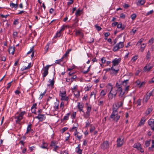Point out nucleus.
<instances>
[{
    "instance_id": "f257e3e1",
    "label": "nucleus",
    "mask_w": 154,
    "mask_h": 154,
    "mask_svg": "<svg viewBox=\"0 0 154 154\" xmlns=\"http://www.w3.org/2000/svg\"><path fill=\"white\" fill-rule=\"evenodd\" d=\"M118 110L117 105H116V107L113 106L112 112L110 116V118L112 119V120L116 122H118L120 117V116L118 114Z\"/></svg>"
},
{
    "instance_id": "f03ea898",
    "label": "nucleus",
    "mask_w": 154,
    "mask_h": 154,
    "mask_svg": "<svg viewBox=\"0 0 154 154\" xmlns=\"http://www.w3.org/2000/svg\"><path fill=\"white\" fill-rule=\"evenodd\" d=\"M122 88V87H118L117 89V92L116 91V89H115V91L114 92L113 91V90L112 92H111V94H112L114 97L116 96L117 92L119 93H120L119 96L122 97L125 92L128 91L129 87H125V88L124 89H123Z\"/></svg>"
},
{
    "instance_id": "7ed1b4c3",
    "label": "nucleus",
    "mask_w": 154,
    "mask_h": 154,
    "mask_svg": "<svg viewBox=\"0 0 154 154\" xmlns=\"http://www.w3.org/2000/svg\"><path fill=\"white\" fill-rule=\"evenodd\" d=\"M121 60V58H115L114 59L112 62V67H111V70L114 72V73L115 74H117L119 71V68L116 69L115 68H114V67L115 66H118Z\"/></svg>"
},
{
    "instance_id": "20e7f679",
    "label": "nucleus",
    "mask_w": 154,
    "mask_h": 154,
    "mask_svg": "<svg viewBox=\"0 0 154 154\" xmlns=\"http://www.w3.org/2000/svg\"><path fill=\"white\" fill-rule=\"evenodd\" d=\"M124 46V42H120L114 47L112 50L114 52H116L119 49L123 48Z\"/></svg>"
},
{
    "instance_id": "39448f33",
    "label": "nucleus",
    "mask_w": 154,
    "mask_h": 154,
    "mask_svg": "<svg viewBox=\"0 0 154 154\" xmlns=\"http://www.w3.org/2000/svg\"><path fill=\"white\" fill-rule=\"evenodd\" d=\"M101 148L103 150L108 149L109 147V144L108 141L106 140L104 141L103 143L100 145Z\"/></svg>"
},
{
    "instance_id": "423d86ee",
    "label": "nucleus",
    "mask_w": 154,
    "mask_h": 154,
    "mask_svg": "<svg viewBox=\"0 0 154 154\" xmlns=\"http://www.w3.org/2000/svg\"><path fill=\"white\" fill-rule=\"evenodd\" d=\"M124 137L123 136H121L118 138L117 140V146L118 147H120L123 144Z\"/></svg>"
},
{
    "instance_id": "0eeeda50",
    "label": "nucleus",
    "mask_w": 154,
    "mask_h": 154,
    "mask_svg": "<svg viewBox=\"0 0 154 154\" xmlns=\"http://www.w3.org/2000/svg\"><path fill=\"white\" fill-rule=\"evenodd\" d=\"M133 147L137 150L140 151L141 152H144V149L141 147V144L139 143H135L133 145Z\"/></svg>"
},
{
    "instance_id": "6e6552de",
    "label": "nucleus",
    "mask_w": 154,
    "mask_h": 154,
    "mask_svg": "<svg viewBox=\"0 0 154 154\" xmlns=\"http://www.w3.org/2000/svg\"><path fill=\"white\" fill-rule=\"evenodd\" d=\"M51 65H48L45 67L43 69L44 72L43 74V76L44 78L48 74V70L50 67Z\"/></svg>"
},
{
    "instance_id": "1a4fd4ad",
    "label": "nucleus",
    "mask_w": 154,
    "mask_h": 154,
    "mask_svg": "<svg viewBox=\"0 0 154 154\" xmlns=\"http://www.w3.org/2000/svg\"><path fill=\"white\" fill-rule=\"evenodd\" d=\"M56 142L54 141H52L51 142V143L50 145V146L53 147L54 149L53 150L57 152V150L59 148V146H57L56 144Z\"/></svg>"
},
{
    "instance_id": "9d476101",
    "label": "nucleus",
    "mask_w": 154,
    "mask_h": 154,
    "mask_svg": "<svg viewBox=\"0 0 154 154\" xmlns=\"http://www.w3.org/2000/svg\"><path fill=\"white\" fill-rule=\"evenodd\" d=\"M148 125L151 127L152 130H154V119H150L148 121Z\"/></svg>"
},
{
    "instance_id": "9b49d317",
    "label": "nucleus",
    "mask_w": 154,
    "mask_h": 154,
    "mask_svg": "<svg viewBox=\"0 0 154 154\" xmlns=\"http://www.w3.org/2000/svg\"><path fill=\"white\" fill-rule=\"evenodd\" d=\"M35 118L38 119L40 121H42L45 119L46 117L45 115L39 114L35 117Z\"/></svg>"
},
{
    "instance_id": "f8f14e48",
    "label": "nucleus",
    "mask_w": 154,
    "mask_h": 154,
    "mask_svg": "<svg viewBox=\"0 0 154 154\" xmlns=\"http://www.w3.org/2000/svg\"><path fill=\"white\" fill-rule=\"evenodd\" d=\"M65 94H66V91L65 88L63 87H61L60 90V96Z\"/></svg>"
},
{
    "instance_id": "ddd939ff",
    "label": "nucleus",
    "mask_w": 154,
    "mask_h": 154,
    "mask_svg": "<svg viewBox=\"0 0 154 154\" xmlns=\"http://www.w3.org/2000/svg\"><path fill=\"white\" fill-rule=\"evenodd\" d=\"M15 51V47H10L8 49V52L9 54H11L12 55L14 54Z\"/></svg>"
},
{
    "instance_id": "4468645a",
    "label": "nucleus",
    "mask_w": 154,
    "mask_h": 154,
    "mask_svg": "<svg viewBox=\"0 0 154 154\" xmlns=\"http://www.w3.org/2000/svg\"><path fill=\"white\" fill-rule=\"evenodd\" d=\"M150 97L148 95H146L144 96L143 99V104L146 103L149 99Z\"/></svg>"
},
{
    "instance_id": "2eb2a0df",
    "label": "nucleus",
    "mask_w": 154,
    "mask_h": 154,
    "mask_svg": "<svg viewBox=\"0 0 154 154\" xmlns=\"http://www.w3.org/2000/svg\"><path fill=\"white\" fill-rule=\"evenodd\" d=\"M10 5L11 8H15V10L17 9L18 7V4H14L12 2H11L10 3Z\"/></svg>"
},
{
    "instance_id": "dca6fc26",
    "label": "nucleus",
    "mask_w": 154,
    "mask_h": 154,
    "mask_svg": "<svg viewBox=\"0 0 154 154\" xmlns=\"http://www.w3.org/2000/svg\"><path fill=\"white\" fill-rule=\"evenodd\" d=\"M117 28L118 29H121L122 30H123L125 29V25H122V24L121 22L118 23L117 25Z\"/></svg>"
},
{
    "instance_id": "f3484780",
    "label": "nucleus",
    "mask_w": 154,
    "mask_h": 154,
    "mask_svg": "<svg viewBox=\"0 0 154 154\" xmlns=\"http://www.w3.org/2000/svg\"><path fill=\"white\" fill-rule=\"evenodd\" d=\"M15 119H17L16 120V123L20 124V121L23 118L22 117H20L18 115L17 116L15 117Z\"/></svg>"
},
{
    "instance_id": "a211bd4d",
    "label": "nucleus",
    "mask_w": 154,
    "mask_h": 154,
    "mask_svg": "<svg viewBox=\"0 0 154 154\" xmlns=\"http://www.w3.org/2000/svg\"><path fill=\"white\" fill-rule=\"evenodd\" d=\"M60 96L61 97V100H62L67 101L69 100L68 97L66 96V94Z\"/></svg>"
},
{
    "instance_id": "6ab92c4d",
    "label": "nucleus",
    "mask_w": 154,
    "mask_h": 154,
    "mask_svg": "<svg viewBox=\"0 0 154 154\" xmlns=\"http://www.w3.org/2000/svg\"><path fill=\"white\" fill-rule=\"evenodd\" d=\"M31 67V63H29L27 67L25 66H23L21 68V70L22 71H24L25 70L28 69H29Z\"/></svg>"
},
{
    "instance_id": "aec40b11",
    "label": "nucleus",
    "mask_w": 154,
    "mask_h": 154,
    "mask_svg": "<svg viewBox=\"0 0 154 154\" xmlns=\"http://www.w3.org/2000/svg\"><path fill=\"white\" fill-rule=\"evenodd\" d=\"M153 66H145L144 67V70L145 71L149 72L153 67Z\"/></svg>"
},
{
    "instance_id": "412c9836",
    "label": "nucleus",
    "mask_w": 154,
    "mask_h": 154,
    "mask_svg": "<svg viewBox=\"0 0 154 154\" xmlns=\"http://www.w3.org/2000/svg\"><path fill=\"white\" fill-rule=\"evenodd\" d=\"M49 84H48V86H51V87H53L54 85V81L53 79L51 80L49 79V81H48Z\"/></svg>"
},
{
    "instance_id": "4be33fe9",
    "label": "nucleus",
    "mask_w": 154,
    "mask_h": 154,
    "mask_svg": "<svg viewBox=\"0 0 154 154\" xmlns=\"http://www.w3.org/2000/svg\"><path fill=\"white\" fill-rule=\"evenodd\" d=\"M76 36H79L81 38H83L84 36L83 33L80 31H77L76 32Z\"/></svg>"
},
{
    "instance_id": "5701e85b",
    "label": "nucleus",
    "mask_w": 154,
    "mask_h": 154,
    "mask_svg": "<svg viewBox=\"0 0 154 154\" xmlns=\"http://www.w3.org/2000/svg\"><path fill=\"white\" fill-rule=\"evenodd\" d=\"M113 90V87H112L111 91L108 95V98L109 99H112L113 97H114V96L112 94H111V92H112Z\"/></svg>"
},
{
    "instance_id": "b1692460",
    "label": "nucleus",
    "mask_w": 154,
    "mask_h": 154,
    "mask_svg": "<svg viewBox=\"0 0 154 154\" xmlns=\"http://www.w3.org/2000/svg\"><path fill=\"white\" fill-rule=\"evenodd\" d=\"M152 106L150 108H148L146 111L145 114L146 115H148L150 113L152 112Z\"/></svg>"
},
{
    "instance_id": "393cba45",
    "label": "nucleus",
    "mask_w": 154,
    "mask_h": 154,
    "mask_svg": "<svg viewBox=\"0 0 154 154\" xmlns=\"http://www.w3.org/2000/svg\"><path fill=\"white\" fill-rule=\"evenodd\" d=\"M146 121V119L145 118L143 117L141 119V120L139 122V125L141 126L142 125H143L144 124L145 122Z\"/></svg>"
},
{
    "instance_id": "a878e982",
    "label": "nucleus",
    "mask_w": 154,
    "mask_h": 154,
    "mask_svg": "<svg viewBox=\"0 0 154 154\" xmlns=\"http://www.w3.org/2000/svg\"><path fill=\"white\" fill-rule=\"evenodd\" d=\"M68 27V25H64L63 26H62L61 29L60 30V32H62L64 31L65 29L66 28Z\"/></svg>"
},
{
    "instance_id": "bb28decb",
    "label": "nucleus",
    "mask_w": 154,
    "mask_h": 154,
    "mask_svg": "<svg viewBox=\"0 0 154 154\" xmlns=\"http://www.w3.org/2000/svg\"><path fill=\"white\" fill-rule=\"evenodd\" d=\"M74 94L76 98H78L79 96L80 92L79 91H73Z\"/></svg>"
},
{
    "instance_id": "cd10ccee",
    "label": "nucleus",
    "mask_w": 154,
    "mask_h": 154,
    "mask_svg": "<svg viewBox=\"0 0 154 154\" xmlns=\"http://www.w3.org/2000/svg\"><path fill=\"white\" fill-rule=\"evenodd\" d=\"M47 146L48 144L46 143L43 142L42 145L41 146V147L42 149H48Z\"/></svg>"
},
{
    "instance_id": "c85d7f7f",
    "label": "nucleus",
    "mask_w": 154,
    "mask_h": 154,
    "mask_svg": "<svg viewBox=\"0 0 154 154\" xmlns=\"http://www.w3.org/2000/svg\"><path fill=\"white\" fill-rule=\"evenodd\" d=\"M145 0H139L137 3V5H143L145 3Z\"/></svg>"
},
{
    "instance_id": "c756f323",
    "label": "nucleus",
    "mask_w": 154,
    "mask_h": 154,
    "mask_svg": "<svg viewBox=\"0 0 154 154\" xmlns=\"http://www.w3.org/2000/svg\"><path fill=\"white\" fill-rule=\"evenodd\" d=\"M40 92H41V93H42V92H43V93H41L40 94V97H39V98L40 99H41L43 97V95L46 92V89H45L44 90V91L42 92V91H40Z\"/></svg>"
},
{
    "instance_id": "7c9ffc66",
    "label": "nucleus",
    "mask_w": 154,
    "mask_h": 154,
    "mask_svg": "<svg viewBox=\"0 0 154 154\" xmlns=\"http://www.w3.org/2000/svg\"><path fill=\"white\" fill-rule=\"evenodd\" d=\"M82 10H80L79 9H78L76 12H75V14L76 16H80L82 14Z\"/></svg>"
},
{
    "instance_id": "2f4dec72",
    "label": "nucleus",
    "mask_w": 154,
    "mask_h": 154,
    "mask_svg": "<svg viewBox=\"0 0 154 154\" xmlns=\"http://www.w3.org/2000/svg\"><path fill=\"white\" fill-rule=\"evenodd\" d=\"M151 53L149 51H148L146 55V58L147 60H149L150 58Z\"/></svg>"
},
{
    "instance_id": "473e14b6",
    "label": "nucleus",
    "mask_w": 154,
    "mask_h": 154,
    "mask_svg": "<svg viewBox=\"0 0 154 154\" xmlns=\"http://www.w3.org/2000/svg\"><path fill=\"white\" fill-rule=\"evenodd\" d=\"M128 81V80H126L122 82V84L125 87H129V85H127V84Z\"/></svg>"
},
{
    "instance_id": "72a5a7b5",
    "label": "nucleus",
    "mask_w": 154,
    "mask_h": 154,
    "mask_svg": "<svg viewBox=\"0 0 154 154\" xmlns=\"http://www.w3.org/2000/svg\"><path fill=\"white\" fill-rule=\"evenodd\" d=\"M13 38H17L18 37V33L16 32L15 31L13 32Z\"/></svg>"
},
{
    "instance_id": "f704fd0d",
    "label": "nucleus",
    "mask_w": 154,
    "mask_h": 154,
    "mask_svg": "<svg viewBox=\"0 0 154 154\" xmlns=\"http://www.w3.org/2000/svg\"><path fill=\"white\" fill-rule=\"evenodd\" d=\"M71 51V49H69L67 50L66 52L63 55V57L64 58L67 57L68 55L69 54L70 51Z\"/></svg>"
},
{
    "instance_id": "c9c22d12",
    "label": "nucleus",
    "mask_w": 154,
    "mask_h": 154,
    "mask_svg": "<svg viewBox=\"0 0 154 154\" xmlns=\"http://www.w3.org/2000/svg\"><path fill=\"white\" fill-rule=\"evenodd\" d=\"M70 115V113H68L66 114V115L64 117L63 120H67L68 119Z\"/></svg>"
},
{
    "instance_id": "e433bc0d",
    "label": "nucleus",
    "mask_w": 154,
    "mask_h": 154,
    "mask_svg": "<svg viewBox=\"0 0 154 154\" xmlns=\"http://www.w3.org/2000/svg\"><path fill=\"white\" fill-rule=\"evenodd\" d=\"M141 99H139L137 100V101L136 103L137 104V106H139L141 104Z\"/></svg>"
},
{
    "instance_id": "4c0bfd02",
    "label": "nucleus",
    "mask_w": 154,
    "mask_h": 154,
    "mask_svg": "<svg viewBox=\"0 0 154 154\" xmlns=\"http://www.w3.org/2000/svg\"><path fill=\"white\" fill-rule=\"evenodd\" d=\"M31 124H30L29 125H28V127L27 128V130L26 131V134H28L29 132L31 130Z\"/></svg>"
},
{
    "instance_id": "58836bf2",
    "label": "nucleus",
    "mask_w": 154,
    "mask_h": 154,
    "mask_svg": "<svg viewBox=\"0 0 154 154\" xmlns=\"http://www.w3.org/2000/svg\"><path fill=\"white\" fill-rule=\"evenodd\" d=\"M146 47V44L143 43L142 44L140 47V51L141 52H143L144 49V48Z\"/></svg>"
},
{
    "instance_id": "ea45409f",
    "label": "nucleus",
    "mask_w": 154,
    "mask_h": 154,
    "mask_svg": "<svg viewBox=\"0 0 154 154\" xmlns=\"http://www.w3.org/2000/svg\"><path fill=\"white\" fill-rule=\"evenodd\" d=\"M77 76L76 75H73L71 76L69 80H70V82H72L73 81V80L76 79Z\"/></svg>"
},
{
    "instance_id": "a19ab883",
    "label": "nucleus",
    "mask_w": 154,
    "mask_h": 154,
    "mask_svg": "<svg viewBox=\"0 0 154 154\" xmlns=\"http://www.w3.org/2000/svg\"><path fill=\"white\" fill-rule=\"evenodd\" d=\"M76 149H77L76 152L78 153V154H82V150L80 149L79 146L77 147Z\"/></svg>"
},
{
    "instance_id": "79ce46f5",
    "label": "nucleus",
    "mask_w": 154,
    "mask_h": 154,
    "mask_svg": "<svg viewBox=\"0 0 154 154\" xmlns=\"http://www.w3.org/2000/svg\"><path fill=\"white\" fill-rule=\"evenodd\" d=\"M138 55H136L135 56H134L131 59V60L133 61V62H135L138 58Z\"/></svg>"
},
{
    "instance_id": "37998d69",
    "label": "nucleus",
    "mask_w": 154,
    "mask_h": 154,
    "mask_svg": "<svg viewBox=\"0 0 154 154\" xmlns=\"http://www.w3.org/2000/svg\"><path fill=\"white\" fill-rule=\"evenodd\" d=\"M50 44V42L48 43L45 47V49L46 52H47L48 50Z\"/></svg>"
},
{
    "instance_id": "c03bdc74",
    "label": "nucleus",
    "mask_w": 154,
    "mask_h": 154,
    "mask_svg": "<svg viewBox=\"0 0 154 154\" xmlns=\"http://www.w3.org/2000/svg\"><path fill=\"white\" fill-rule=\"evenodd\" d=\"M137 17V15L135 14H132L131 16V17L132 20H134Z\"/></svg>"
},
{
    "instance_id": "a18cd8bd",
    "label": "nucleus",
    "mask_w": 154,
    "mask_h": 154,
    "mask_svg": "<svg viewBox=\"0 0 154 154\" xmlns=\"http://www.w3.org/2000/svg\"><path fill=\"white\" fill-rule=\"evenodd\" d=\"M62 33L59 31L56 33L55 37H60L62 35Z\"/></svg>"
},
{
    "instance_id": "49530a36",
    "label": "nucleus",
    "mask_w": 154,
    "mask_h": 154,
    "mask_svg": "<svg viewBox=\"0 0 154 154\" xmlns=\"http://www.w3.org/2000/svg\"><path fill=\"white\" fill-rule=\"evenodd\" d=\"M144 39L143 38H141L139 41L137 42V43L136 44V45H140L142 43V42L143 41Z\"/></svg>"
},
{
    "instance_id": "de8ad7c7",
    "label": "nucleus",
    "mask_w": 154,
    "mask_h": 154,
    "mask_svg": "<svg viewBox=\"0 0 154 154\" xmlns=\"http://www.w3.org/2000/svg\"><path fill=\"white\" fill-rule=\"evenodd\" d=\"M75 125H74L73 127H72V129L71 130V131H73V129H76V128L78 127V124L77 123H75Z\"/></svg>"
},
{
    "instance_id": "09e8293b",
    "label": "nucleus",
    "mask_w": 154,
    "mask_h": 154,
    "mask_svg": "<svg viewBox=\"0 0 154 154\" xmlns=\"http://www.w3.org/2000/svg\"><path fill=\"white\" fill-rule=\"evenodd\" d=\"M91 66H90L88 68L87 70L86 71H82V72L84 74H85L87 73L88 72H89L90 70Z\"/></svg>"
},
{
    "instance_id": "8fccbe9b",
    "label": "nucleus",
    "mask_w": 154,
    "mask_h": 154,
    "mask_svg": "<svg viewBox=\"0 0 154 154\" xmlns=\"http://www.w3.org/2000/svg\"><path fill=\"white\" fill-rule=\"evenodd\" d=\"M78 107L79 109H80L83 108V103L80 104V103H79L78 105Z\"/></svg>"
},
{
    "instance_id": "3c124183",
    "label": "nucleus",
    "mask_w": 154,
    "mask_h": 154,
    "mask_svg": "<svg viewBox=\"0 0 154 154\" xmlns=\"http://www.w3.org/2000/svg\"><path fill=\"white\" fill-rule=\"evenodd\" d=\"M95 27L97 30L98 31H100L102 29L101 28L100 26H98L97 24L95 25Z\"/></svg>"
},
{
    "instance_id": "603ef678",
    "label": "nucleus",
    "mask_w": 154,
    "mask_h": 154,
    "mask_svg": "<svg viewBox=\"0 0 154 154\" xmlns=\"http://www.w3.org/2000/svg\"><path fill=\"white\" fill-rule=\"evenodd\" d=\"M153 94V89L149 93H147L146 94V95H148V96L150 97L152 96Z\"/></svg>"
},
{
    "instance_id": "864d4df0",
    "label": "nucleus",
    "mask_w": 154,
    "mask_h": 154,
    "mask_svg": "<svg viewBox=\"0 0 154 154\" xmlns=\"http://www.w3.org/2000/svg\"><path fill=\"white\" fill-rule=\"evenodd\" d=\"M26 112L25 111H22L19 114V116L20 117H22L23 118V116L25 114Z\"/></svg>"
},
{
    "instance_id": "5fc2aeb1",
    "label": "nucleus",
    "mask_w": 154,
    "mask_h": 154,
    "mask_svg": "<svg viewBox=\"0 0 154 154\" xmlns=\"http://www.w3.org/2000/svg\"><path fill=\"white\" fill-rule=\"evenodd\" d=\"M150 140H149V141L147 140V141H146L145 143V145L146 147H147L149 146L150 144Z\"/></svg>"
},
{
    "instance_id": "6e6d98bb",
    "label": "nucleus",
    "mask_w": 154,
    "mask_h": 154,
    "mask_svg": "<svg viewBox=\"0 0 154 154\" xmlns=\"http://www.w3.org/2000/svg\"><path fill=\"white\" fill-rule=\"evenodd\" d=\"M106 94V92L102 90L100 93V95L102 96H103L105 95Z\"/></svg>"
},
{
    "instance_id": "4d7b16f0",
    "label": "nucleus",
    "mask_w": 154,
    "mask_h": 154,
    "mask_svg": "<svg viewBox=\"0 0 154 154\" xmlns=\"http://www.w3.org/2000/svg\"><path fill=\"white\" fill-rule=\"evenodd\" d=\"M87 111L89 112H91V106H88L87 107Z\"/></svg>"
},
{
    "instance_id": "13d9d810",
    "label": "nucleus",
    "mask_w": 154,
    "mask_h": 154,
    "mask_svg": "<svg viewBox=\"0 0 154 154\" xmlns=\"http://www.w3.org/2000/svg\"><path fill=\"white\" fill-rule=\"evenodd\" d=\"M106 61V58L105 57H103L101 59V61L103 63H105Z\"/></svg>"
},
{
    "instance_id": "bf43d9fd",
    "label": "nucleus",
    "mask_w": 154,
    "mask_h": 154,
    "mask_svg": "<svg viewBox=\"0 0 154 154\" xmlns=\"http://www.w3.org/2000/svg\"><path fill=\"white\" fill-rule=\"evenodd\" d=\"M64 102H62L60 104V107L61 109H63L64 108Z\"/></svg>"
},
{
    "instance_id": "052dcab7",
    "label": "nucleus",
    "mask_w": 154,
    "mask_h": 154,
    "mask_svg": "<svg viewBox=\"0 0 154 154\" xmlns=\"http://www.w3.org/2000/svg\"><path fill=\"white\" fill-rule=\"evenodd\" d=\"M33 49H34L33 47H32L31 48L30 50L27 52V54H30V53H32L33 51Z\"/></svg>"
},
{
    "instance_id": "680f3d73",
    "label": "nucleus",
    "mask_w": 154,
    "mask_h": 154,
    "mask_svg": "<svg viewBox=\"0 0 154 154\" xmlns=\"http://www.w3.org/2000/svg\"><path fill=\"white\" fill-rule=\"evenodd\" d=\"M125 15L123 13H122L120 14V18L122 19H125Z\"/></svg>"
},
{
    "instance_id": "e2e57ef3",
    "label": "nucleus",
    "mask_w": 154,
    "mask_h": 154,
    "mask_svg": "<svg viewBox=\"0 0 154 154\" xmlns=\"http://www.w3.org/2000/svg\"><path fill=\"white\" fill-rule=\"evenodd\" d=\"M123 101H121L119 103H118V107H117L118 108L119 107H120L121 106H122L123 105Z\"/></svg>"
},
{
    "instance_id": "0e129e2a",
    "label": "nucleus",
    "mask_w": 154,
    "mask_h": 154,
    "mask_svg": "<svg viewBox=\"0 0 154 154\" xmlns=\"http://www.w3.org/2000/svg\"><path fill=\"white\" fill-rule=\"evenodd\" d=\"M153 10H152L151 11H149L146 14V16H148L150 14H152L153 12Z\"/></svg>"
},
{
    "instance_id": "69168bd1",
    "label": "nucleus",
    "mask_w": 154,
    "mask_h": 154,
    "mask_svg": "<svg viewBox=\"0 0 154 154\" xmlns=\"http://www.w3.org/2000/svg\"><path fill=\"white\" fill-rule=\"evenodd\" d=\"M76 115V112H73L72 113V119H74L75 118Z\"/></svg>"
},
{
    "instance_id": "338daca9",
    "label": "nucleus",
    "mask_w": 154,
    "mask_h": 154,
    "mask_svg": "<svg viewBox=\"0 0 154 154\" xmlns=\"http://www.w3.org/2000/svg\"><path fill=\"white\" fill-rule=\"evenodd\" d=\"M19 23V22L18 21V20H15L13 23V24L15 25H17Z\"/></svg>"
},
{
    "instance_id": "774afa93",
    "label": "nucleus",
    "mask_w": 154,
    "mask_h": 154,
    "mask_svg": "<svg viewBox=\"0 0 154 154\" xmlns=\"http://www.w3.org/2000/svg\"><path fill=\"white\" fill-rule=\"evenodd\" d=\"M118 24V22H115L113 23L112 24V27H114L116 26V25H117Z\"/></svg>"
}]
</instances>
